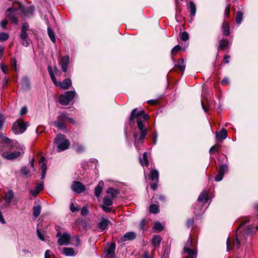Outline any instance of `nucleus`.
<instances>
[{"label": "nucleus", "instance_id": "nucleus-1", "mask_svg": "<svg viewBox=\"0 0 258 258\" xmlns=\"http://www.w3.org/2000/svg\"><path fill=\"white\" fill-rule=\"evenodd\" d=\"M2 140L10 150L9 152H4L3 157L8 160H13L19 157L23 153V147L16 141L10 140L7 137L2 136Z\"/></svg>", "mask_w": 258, "mask_h": 258}, {"label": "nucleus", "instance_id": "nucleus-2", "mask_svg": "<svg viewBox=\"0 0 258 258\" xmlns=\"http://www.w3.org/2000/svg\"><path fill=\"white\" fill-rule=\"evenodd\" d=\"M135 118L137 119L138 127L141 133L139 140L141 141L142 143L148 131V128L144 127V122L148 120L149 116L145 113L144 110L137 111V108H135L131 112L130 117V122H132Z\"/></svg>", "mask_w": 258, "mask_h": 258}, {"label": "nucleus", "instance_id": "nucleus-3", "mask_svg": "<svg viewBox=\"0 0 258 258\" xmlns=\"http://www.w3.org/2000/svg\"><path fill=\"white\" fill-rule=\"evenodd\" d=\"M183 258H196L197 250L196 245L192 242L191 239L189 238L186 242L182 252Z\"/></svg>", "mask_w": 258, "mask_h": 258}, {"label": "nucleus", "instance_id": "nucleus-4", "mask_svg": "<svg viewBox=\"0 0 258 258\" xmlns=\"http://www.w3.org/2000/svg\"><path fill=\"white\" fill-rule=\"evenodd\" d=\"M54 143L57 145L59 152L67 149L70 145L69 141L62 134H59L56 136Z\"/></svg>", "mask_w": 258, "mask_h": 258}, {"label": "nucleus", "instance_id": "nucleus-5", "mask_svg": "<svg viewBox=\"0 0 258 258\" xmlns=\"http://www.w3.org/2000/svg\"><path fill=\"white\" fill-rule=\"evenodd\" d=\"M68 120L70 121L73 124L75 123V121L73 119L69 118L66 114L61 113L54 122V124L58 129L63 130L66 128Z\"/></svg>", "mask_w": 258, "mask_h": 258}, {"label": "nucleus", "instance_id": "nucleus-6", "mask_svg": "<svg viewBox=\"0 0 258 258\" xmlns=\"http://www.w3.org/2000/svg\"><path fill=\"white\" fill-rule=\"evenodd\" d=\"M76 92L74 91L66 92L59 97V102L61 105H67L74 98Z\"/></svg>", "mask_w": 258, "mask_h": 258}, {"label": "nucleus", "instance_id": "nucleus-7", "mask_svg": "<svg viewBox=\"0 0 258 258\" xmlns=\"http://www.w3.org/2000/svg\"><path fill=\"white\" fill-rule=\"evenodd\" d=\"M19 6L18 10L20 11V14L23 18L29 17L33 15L35 9L33 6L25 7L21 4H19Z\"/></svg>", "mask_w": 258, "mask_h": 258}, {"label": "nucleus", "instance_id": "nucleus-8", "mask_svg": "<svg viewBox=\"0 0 258 258\" xmlns=\"http://www.w3.org/2000/svg\"><path fill=\"white\" fill-rule=\"evenodd\" d=\"M56 237L58 238L57 243L59 245H68L70 243L71 236L67 233L57 232Z\"/></svg>", "mask_w": 258, "mask_h": 258}, {"label": "nucleus", "instance_id": "nucleus-9", "mask_svg": "<svg viewBox=\"0 0 258 258\" xmlns=\"http://www.w3.org/2000/svg\"><path fill=\"white\" fill-rule=\"evenodd\" d=\"M26 129L25 123L21 120L15 122L12 126V131L15 134H22L25 132Z\"/></svg>", "mask_w": 258, "mask_h": 258}, {"label": "nucleus", "instance_id": "nucleus-10", "mask_svg": "<svg viewBox=\"0 0 258 258\" xmlns=\"http://www.w3.org/2000/svg\"><path fill=\"white\" fill-rule=\"evenodd\" d=\"M72 189L77 192L81 193L85 190V186L79 181H74L72 186Z\"/></svg>", "mask_w": 258, "mask_h": 258}, {"label": "nucleus", "instance_id": "nucleus-11", "mask_svg": "<svg viewBox=\"0 0 258 258\" xmlns=\"http://www.w3.org/2000/svg\"><path fill=\"white\" fill-rule=\"evenodd\" d=\"M115 244L112 243L105 250L106 257L107 258H115Z\"/></svg>", "mask_w": 258, "mask_h": 258}, {"label": "nucleus", "instance_id": "nucleus-12", "mask_svg": "<svg viewBox=\"0 0 258 258\" xmlns=\"http://www.w3.org/2000/svg\"><path fill=\"white\" fill-rule=\"evenodd\" d=\"M17 10H14L12 8H9L6 12V16L11 19V21L15 24H18V19L15 15L17 13Z\"/></svg>", "mask_w": 258, "mask_h": 258}, {"label": "nucleus", "instance_id": "nucleus-13", "mask_svg": "<svg viewBox=\"0 0 258 258\" xmlns=\"http://www.w3.org/2000/svg\"><path fill=\"white\" fill-rule=\"evenodd\" d=\"M70 62L69 56H66L61 58L59 61V64L61 66L62 71L66 73L68 70Z\"/></svg>", "mask_w": 258, "mask_h": 258}, {"label": "nucleus", "instance_id": "nucleus-14", "mask_svg": "<svg viewBox=\"0 0 258 258\" xmlns=\"http://www.w3.org/2000/svg\"><path fill=\"white\" fill-rule=\"evenodd\" d=\"M57 87H59L63 89H67L72 85V81L70 79H66L62 82H58L56 81V83H54Z\"/></svg>", "mask_w": 258, "mask_h": 258}, {"label": "nucleus", "instance_id": "nucleus-15", "mask_svg": "<svg viewBox=\"0 0 258 258\" xmlns=\"http://www.w3.org/2000/svg\"><path fill=\"white\" fill-rule=\"evenodd\" d=\"M137 234L134 232H128L125 233L121 237V240L123 241L127 240H132L136 238Z\"/></svg>", "mask_w": 258, "mask_h": 258}, {"label": "nucleus", "instance_id": "nucleus-16", "mask_svg": "<svg viewBox=\"0 0 258 258\" xmlns=\"http://www.w3.org/2000/svg\"><path fill=\"white\" fill-rule=\"evenodd\" d=\"M62 252L66 256H75L77 254L78 251H75L73 248L64 247L62 249Z\"/></svg>", "mask_w": 258, "mask_h": 258}, {"label": "nucleus", "instance_id": "nucleus-17", "mask_svg": "<svg viewBox=\"0 0 258 258\" xmlns=\"http://www.w3.org/2000/svg\"><path fill=\"white\" fill-rule=\"evenodd\" d=\"M109 221L104 217H102L100 221L98 224V227L101 230H105L109 223Z\"/></svg>", "mask_w": 258, "mask_h": 258}, {"label": "nucleus", "instance_id": "nucleus-18", "mask_svg": "<svg viewBox=\"0 0 258 258\" xmlns=\"http://www.w3.org/2000/svg\"><path fill=\"white\" fill-rule=\"evenodd\" d=\"M45 161V158L44 157H41L39 161V163H42L41 166V170H42V175H41V179H44L45 177V174L47 170V166L46 164L44 162Z\"/></svg>", "mask_w": 258, "mask_h": 258}, {"label": "nucleus", "instance_id": "nucleus-19", "mask_svg": "<svg viewBox=\"0 0 258 258\" xmlns=\"http://www.w3.org/2000/svg\"><path fill=\"white\" fill-rule=\"evenodd\" d=\"M104 186V182L103 181H100L97 186L95 187L94 190V194L96 197H98L100 196L102 188Z\"/></svg>", "mask_w": 258, "mask_h": 258}, {"label": "nucleus", "instance_id": "nucleus-20", "mask_svg": "<svg viewBox=\"0 0 258 258\" xmlns=\"http://www.w3.org/2000/svg\"><path fill=\"white\" fill-rule=\"evenodd\" d=\"M149 178L152 181H158L159 172L156 169L152 170L150 172Z\"/></svg>", "mask_w": 258, "mask_h": 258}, {"label": "nucleus", "instance_id": "nucleus-21", "mask_svg": "<svg viewBox=\"0 0 258 258\" xmlns=\"http://www.w3.org/2000/svg\"><path fill=\"white\" fill-rule=\"evenodd\" d=\"M216 138L219 140H223L227 137V132L226 129H222L219 133L216 132Z\"/></svg>", "mask_w": 258, "mask_h": 258}, {"label": "nucleus", "instance_id": "nucleus-22", "mask_svg": "<svg viewBox=\"0 0 258 258\" xmlns=\"http://www.w3.org/2000/svg\"><path fill=\"white\" fill-rule=\"evenodd\" d=\"M43 188V183H40L37 184L35 188L30 190V193L34 196H36Z\"/></svg>", "mask_w": 258, "mask_h": 258}, {"label": "nucleus", "instance_id": "nucleus-23", "mask_svg": "<svg viewBox=\"0 0 258 258\" xmlns=\"http://www.w3.org/2000/svg\"><path fill=\"white\" fill-rule=\"evenodd\" d=\"M222 28L223 35L225 36H228L230 34L229 26L226 21H223Z\"/></svg>", "mask_w": 258, "mask_h": 258}, {"label": "nucleus", "instance_id": "nucleus-24", "mask_svg": "<svg viewBox=\"0 0 258 258\" xmlns=\"http://www.w3.org/2000/svg\"><path fill=\"white\" fill-rule=\"evenodd\" d=\"M208 194L205 190L202 191L200 195L198 198V201L203 202L204 203H207L208 200Z\"/></svg>", "mask_w": 258, "mask_h": 258}, {"label": "nucleus", "instance_id": "nucleus-25", "mask_svg": "<svg viewBox=\"0 0 258 258\" xmlns=\"http://www.w3.org/2000/svg\"><path fill=\"white\" fill-rule=\"evenodd\" d=\"M229 45V42L226 39H222L219 42V45L218 47V50H224L226 49Z\"/></svg>", "mask_w": 258, "mask_h": 258}, {"label": "nucleus", "instance_id": "nucleus-26", "mask_svg": "<svg viewBox=\"0 0 258 258\" xmlns=\"http://www.w3.org/2000/svg\"><path fill=\"white\" fill-rule=\"evenodd\" d=\"M106 192L108 194L111 195V198H112V199H114L119 194L118 191L113 187H108L106 190Z\"/></svg>", "mask_w": 258, "mask_h": 258}, {"label": "nucleus", "instance_id": "nucleus-27", "mask_svg": "<svg viewBox=\"0 0 258 258\" xmlns=\"http://www.w3.org/2000/svg\"><path fill=\"white\" fill-rule=\"evenodd\" d=\"M162 241V238L159 235H156L152 239V244L155 247H158Z\"/></svg>", "mask_w": 258, "mask_h": 258}, {"label": "nucleus", "instance_id": "nucleus-28", "mask_svg": "<svg viewBox=\"0 0 258 258\" xmlns=\"http://www.w3.org/2000/svg\"><path fill=\"white\" fill-rule=\"evenodd\" d=\"M188 9L190 11L191 16L194 17L196 14L197 9L195 4L192 2L189 3Z\"/></svg>", "mask_w": 258, "mask_h": 258}, {"label": "nucleus", "instance_id": "nucleus-29", "mask_svg": "<svg viewBox=\"0 0 258 258\" xmlns=\"http://www.w3.org/2000/svg\"><path fill=\"white\" fill-rule=\"evenodd\" d=\"M176 67L180 70V71L183 72L185 68L184 60L183 59H181L178 60L176 64Z\"/></svg>", "mask_w": 258, "mask_h": 258}, {"label": "nucleus", "instance_id": "nucleus-30", "mask_svg": "<svg viewBox=\"0 0 258 258\" xmlns=\"http://www.w3.org/2000/svg\"><path fill=\"white\" fill-rule=\"evenodd\" d=\"M41 207L39 205H37L33 208V214L35 218H37L40 215Z\"/></svg>", "mask_w": 258, "mask_h": 258}, {"label": "nucleus", "instance_id": "nucleus-31", "mask_svg": "<svg viewBox=\"0 0 258 258\" xmlns=\"http://www.w3.org/2000/svg\"><path fill=\"white\" fill-rule=\"evenodd\" d=\"M140 163L142 166H148L149 164V161L147 158V152H145L143 154V159L141 158L140 159Z\"/></svg>", "mask_w": 258, "mask_h": 258}, {"label": "nucleus", "instance_id": "nucleus-32", "mask_svg": "<svg viewBox=\"0 0 258 258\" xmlns=\"http://www.w3.org/2000/svg\"><path fill=\"white\" fill-rule=\"evenodd\" d=\"M14 197V192L12 190H9L6 194L5 198L7 203H10Z\"/></svg>", "mask_w": 258, "mask_h": 258}, {"label": "nucleus", "instance_id": "nucleus-33", "mask_svg": "<svg viewBox=\"0 0 258 258\" xmlns=\"http://www.w3.org/2000/svg\"><path fill=\"white\" fill-rule=\"evenodd\" d=\"M47 33L51 41L53 43L55 42V34L52 31V30L50 28V27H48L47 28Z\"/></svg>", "mask_w": 258, "mask_h": 258}, {"label": "nucleus", "instance_id": "nucleus-34", "mask_svg": "<svg viewBox=\"0 0 258 258\" xmlns=\"http://www.w3.org/2000/svg\"><path fill=\"white\" fill-rule=\"evenodd\" d=\"M47 70L53 83H56V79L55 78L54 75L53 74V71L52 67L51 66H48Z\"/></svg>", "mask_w": 258, "mask_h": 258}, {"label": "nucleus", "instance_id": "nucleus-35", "mask_svg": "<svg viewBox=\"0 0 258 258\" xmlns=\"http://www.w3.org/2000/svg\"><path fill=\"white\" fill-rule=\"evenodd\" d=\"M112 200H113V199H112V198H110L108 196H106L103 199L104 205H105L107 206H109L112 205L113 204Z\"/></svg>", "mask_w": 258, "mask_h": 258}, {"label": "nucleus", "instance_id": "nucleus-36", "mask_svg": "<svg viewBox=\"0 0 258 258\" xmlns=\"http://www.w3.org/2000/svg\"><path fill=\"white\" fill-rule=\"evenodd\" d=\"M150 212L152 213L156 214L159 212L158 206L155 204H152L149 208Z\"/></svg>", "mask_w": 258, "mask_h": 258}, {"label": "nucleus", "instance_id": "nucleus-37", "mask_svg": "<svg viewBox=\"0 0 258 258\" xmlns=\"http://www.w3.org/2000/svg\"><path fill=\"white\" fill-rule=\"evenodd\" d=\"M21 172L22 174L25 176L26 178L30 176V171L26 167H23L21 170Z\"/></svg>", "mask_w": 258, "mask_h": 258}, {"label": "nucleus", "instance_id": "nucleus-38", "mask_svg": "<svg viewBox=\"0 0 258 258\" xmlns=\"http://www.w3.org/2000/svg\"><path fill=\"white\" fill-rule=\"evenodd\" d=\"M74 147L76 152L79 153H82L84 151V147L81 145L75 144L74 145Z\"/></svg>", "mask_w": 258, "mask_h": 258}, {"label": "nucleus", "instance_id": "nucleus-39", "mask_svg": "<svg viewBox=\"0 0 258 258\" xmlns=\"http://www.w3.org/2000/svg\"><path fill=\"white\" fill-rule=\"evenodd\" d=\"M220 149V145L216 144L212 147L209 151L210 154H212L215 152H218Z\"/></svg>", "mask_w": 258, "mask_h": 258}, {"label": "nucleus", "instance_id": "nucleus-40", "mask_svg": "<svg viewBox=\"0 0 258 258\" xmlns=\"http://www.w3.org/2000/svg\"><path fill=\"white\" fill-rule=\"evenodd\" d=\"M243 14L241 12H237L236 15V22L237 23H240L242 19Z\"/></svg>", "mask_w": 258, "mask_h": 258}, {"label": "nucleus", "instance_id": "nucleus-41", "mask_svg": "<svg viewBox=\"0 0 258 258\" xmlns=\"http://www.w3.org/2000/svg\"><path fill=\"white\" fill-rule=\"evenodd\" d=\"M228 171V167L226 165L223 164L220 167V169L218 171L219 173H222L223 175L224 173Z\"/></svg>", "mask_w": 258, "mask_h": 258}, {"label": "nucleus", "instance_id": "nucleus-42", "mask_svg": "<svg viewBox=\"0 0 258 258\" xmlns=\"http://www.w3.org/2000/svg\"><path fill=\"white\" fill-rule=\"evenodd\" d=\"M154 227L158 231H161L163 229V226L159 222L155 223Z\"/></svg>", "mask_w": 258, "mask_h": 258}, {"label": "nucleus", "instance_id": "nucleus-43", "mask_svg": "<svg viewBox=\"0 0 258 258\" xmlns=\"http://www.w3.org/2000/svg\"><path fill=\"white\" fill-rule=\"evenodd\" d=\"M180 39L184 41H186L189 39L188 34L186 32H183L180 34Z\"/></svg>", "mask_w": 258, "mask_h": 258}, {"label": "nucleus", "instance_id": "nucleus-44", "mask_svg": "<svg viewBox=\"0 0 258 258\" xmlns=\"http://www.w3.org/2000/svg\"><path fill=\"white\" fill-rule=\"evenodd\" d=\"M9 38V35L6 33H0V41H3L7 40Z\"/></svg>", "mask_w": 258, "mask_h": 258}, {"label": "nucleus", "instance_id": "nucleus-45", "mask_svg": "<svg viewBox=\"0 0 258 258\" xmlns=\"http://www.w3.org/2000/svg\"><path fill=\"white\" fill-rule=\"evenodd\" d=\"M181 47L180 45H177L171 50V53L172 55L175 54L177 51L181 50Z\"/></svg>", "mask_w": 258, "mask_h": 258}, {"label": "nucleus", "instance_id": "nucleus-46", "mask_svg": "<svg viewBox=\"0 0 258 258\" xmlns=\"http://www.w3.org/2000/svg\"><path fill=\"white\" fill-rule=\"evenodd\" d=\"M89 213L88 208L85 206L83 207L81 209V215L83 216H86Z\"/></svg>", "mask_w": 258, "mask_h": 258}, {"label": "nucleus", "instance_id": "nucleus-47", "mask_svg": "<svg viewBox=\"0 0 258 258\" xmlns=\"http://www.w3.org/2000/svg\"><path fill=\"white\" fill-rule=\"evenodd\" d=\"M20 38L21 40H26V38H28L27 31H21L20 34Z\"/></svg>", "mask_w": 258, "mask_h": 258}, {"label": "nucleus", "instance_id": "nucleus-48", "mask_svg": "<svg viewBox=\"0 0 258 258\" xmlns=\"http://www.w3.org/2000/svg\"><path fill=\"white\" fill-rule=\"evenodd\" d=\"M70 210L72 212H77L79 210V208L78 207H76L74 204L72 203L70 206Z\"/></svg>", "mask_w": 258, "mask_h": 258}, {"label": "nucleus", "instance_id": "nucleus-49", "mask_svg": "<svg viewBox=\"0 0 258 258\" xmlns=\"http://www.w3.org/2000/svg\"><path fill=\"white\" fill-rule=\"evenodd\" d=\"M37 234L40 240L42 241H44L45 240L43 234L40 231V230L38 229H37Z\"/></svg>", "mask_w": 258, "mask_h": 258}, {"label": "nucleus", "instance_id": "nucleus-50", "mask_svg": "<svg viewBox=\"0 0 258 258\" xmlns=\"http://www.w3.org/2000/svg\"><path fill=\"white\" fill-rule=\"evenodd\" d=\"M223 176L224 175L222 173L218 172V174L216 175V176L215 178V180L216 181H220L223 179Z\"/></svg>", "mask_w": 258, "mask_h": 258}, {"label": "nucleus", "instance_id": "nucleus-51", "mask_svg": "<svg viewBox=\"0 0 258 258\" xmlns=\"http://www.w3.org/2000/svg\"><path fill=\"white\" fill-rule=\"evenodd\" d=\"M29 28V25L27 23H24L23 24L21 31H27Z\"/></svg>", "mask_w": 258, "mask_h": 258}, {"label": "nucleus", "instance_id": "nucleus-52", "mask_svg": "<svg viewBox=\"0 0 258 258\" xmlns=\"http://www.w3.org/2000/svg\"><path fill=\"white\" fill-rule=\"evenodd\" d=\"M158 182V181H153V182L151 183V188L153 190H155L157 188Z\"/></svg>", "mask_w": 258, "mask_h": 258}, {"label": "nucleus", "instance_id": "nucleus-53", "mask_svg": "<svg viewBox=\"0 0 258 258\" xmlns=\"http://www.w3.org/2000/svg\"><path fill=\"white\" fill-rule=\"evenodd\" d=\"M194 219H189L186 221V225L188 227H190L194 224Z\"/></svg>", "mask_w": 258, "mask_h": 258}, {"label": "nucleus", "instance_id": "nucleus-54", "mask_svg": "<svg viewBox=\"0 0 258 258\" xmlns=\"http://www.w3.org/2000/svg\"><path fill=\"white\" fill-rule=\"evenodd\" d=\"M74 239H75L76 242L75 244L76 246H78L81 245V240L78 236H74Z\"/></svg>", "mask_w": 258, "mask_h": 258}, {"label": "nucleus", "instance_id": "nucleus-55", "mask_svg": "<svg viewBox=\"0 0 258 258\" xmlns=\"http://www.w3.org/2000/svg\"><path fill=\"white\" fill-rule=\"evenodd\" d=\"M230 15V4H228L225 10V15L228 17Z\"/></svg>", "mask_w": 258, "mask_h": 258}, {"label": "nucleus", "instance_id": "nucleus-56", "mask_svg": "<svg viewBox=\"0 0 258 258\" xmlns=\"http://www.w3.org/2000/svg\"><path fill=\"white\" fill-rule=\"evenodd\" d=\"M233 245L234 246H236L237 248H239L240 245V241L239 240V239L237 238V237H236L235 238V240L234 242Z\"/></svg>", "mask_w": 258, "mask_h": 258}, {"label": "nucleus", "instance_id": "nucleus-57", "mask_svg": "<svg viewBox=\"0 0 258 258\" xmlns=\"http://www.w3.org/2000/svg\"><path fill=\"white\" fill-rule=\"evenodd\" d=\"M145 224H146V220L145 219H143L140 224V228L141 230L144 229Z\"/></svg>", "mask_w": 258, "mask_h": 258}, {"label": "nucleus", "instance_id": "nucleus-58", "mask_svg": "<svg viewBox=\"0 0 258 258\" xmlns=\"http://www.w3.org/2000/svg\"><path fill=\"white\" fill-rule=\"evenodd\" d=\"M157 137H158L157 133H156V132H154L153 133V143L155 145L156 144V143H157Z\"/></svg>", "mask_w": 258, "mask_h": 258}, {"label": "nucleus", "instance_id": "nucleus-59", "mask_svg": "<svg viewBox=\"0 0 258 258\" xmlns=\"http://www.w3.org/2000/svg\"><path fill=\"white\" fill-rule=\"evenodd\" d=\"M1 69L4 73H5V74L7 73V67L6 66H5L3 63H1Z\"/></svg>", "mask_w": 258, "mask_h": 258}, {"label": "nucleus", "instance_id": "nucleus-60", "mask_svg": "<svg viewBox=\"0 0 258 258\" xmlns=\"http://www.w3.org/2000/svg\"><path fill=\"white\" fill-rule=\"evenodd\" d=\"M230 238H228L227 240V249L228 251L232 248V247L230 245Z\"/></svg>", "mask_w": 258, "mask_h": 258}, {"label": "nucleus", "instance_id": "nucleus-61", "mask_svg": "<svg viewBox=\"0 0 258 258\" xmlns=\"http://www.w3.org/2000/svg\"><path fill=\"white\" fill-rule=\"evenodd\" d=\"M101 208L104 212H109L111 211V208L106 207L105 205H102Z\"/></svg>", "mask_w": 258, "mask_h": 258}, {"label": "nucleus", "instance_id": "nucleus-62", "mask_svg": "<svg viewBox=\"0 0 258 258\" xmlns=\"http://www.w3.org/2000/svg\"><path fill=\"white\" fill-rule=\"evenodd\" d=\"M22 40V44L27 47L29 45V39L28 38H26V40Z\"/></svg>", "mask_w": 258, "mask_h": 258}, {"label": "nucleus", "instance_id": "nucleus-63", "mask_svg": "<svg viewBox=\"0 0 258 258\" xmlns=\"http://www.w3.org/2000/svg\"><path fill=\"white\" fill-rule=\"evenodd\" d=\"M144 258H154L153 255H149L148 251H145L143 255Z\"/></svg>", "mask_w": 258, "mask_h": 258}, {"label": "nucleus", "instance_id": "nucleus-64", "mask_svg": "<svg viewBox=\"0 0 258 258\" xmlns=\"http://www.w3.org/2000/svg\"><path fill=\"white\" fill-rule=\"evenodd\" d=\"M229 83V79H228V78H227L223 79L222 80V81H221V84L223 85H226L228 84Z\"/></svg>", "mask_w": 258, "mask_h": 258}]
</instances>
